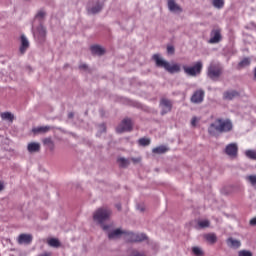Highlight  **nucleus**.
<instances>
[{
  "label": "nucleus",
  "instance_id": "nucleus-1",
  "mask_svg": "<svg viewBox=\"0 0 256 256\" xmlns=\"http://www.w3.org/2000/svg\"><path fill=\"white\" fill-rule=\"evenodd\" d=\"M103 231L108 233L109 239H119L123 237L126 241L130 243H139L147 239V235L141 233H133L131 231L123 230L121 228L113 229L112 225L103 226Z\"/></svg>",
  "mask_w": 256,
  "mask_h": 256
},
{
  "label": "nucleus",
  "instance_id": "nucleus-2",
  "mask_svg": "<svg viewBox=\"0 0 256 256\" xmlns=\"http://www.w3.org/2000/svg\"><path fill=\"white\" fill-rule=\"evenodd\" d=\"M233 129V122L229 119L217 118L208 128L210 135H217V133H229Z\"/></svg>",
  "mask_w": 256,
  "mask_h": 256
},
{
  "label": "nucleus",
  "instance_id": "nucleus-3",
  "mask_svg": "<svg viewBox=\"0 0 256 256\" xmlns=\"http://www.w3.org/2000/svg\"><path fill=\"white\" fill-rule=\"evenodd\" d=\"M152 59L155 61L157 67L165 69L168 73H179V71H181V65L175 63L171 64L167 60L163 59L159 54H154Z\"/></svg>",
  "mask_w": 256,
  "mask_h": 256
},
{
  "label": "nucleus",
  "instance_id": "nucleus-4",
  "mask_svg": "<svg viewBox=\"0 0 256 256\" xmlns=\"http://www.w3.org/2000/svg\"><path fill=\"white\" fill-rule=\"evenodd\" d=\"M111 215H113V211L109 209L108 207H100L93 213V220L95 223H98V225L105 226L103 223L105 221H109L111 219Z\"/></svg>",
  "mask_w": 256,
  "mask_h": 256
},
{
  "label": "nucleus",
  "instance_id": "nucleus-5",
  "mask_svg": "<svg viewBox=\"0 0 256 256\" xmlns=\"http://www.w3.org/2000/svg\"><path fill=\"white\" fill-rule=\"evenodd\" d=\"M221 71H223L221 64L219 62H212L208 67V77L216 81L218 77H221Z\"/></svg>",
  "mask_w": 256,
  "mask_h": 256
},
{
  "label": "nucleus",
  "instance_id": "nucleus-6",
  "mask_svg": "<svg viewBox=\"0 0 256 256\" xmlns=\"http://www.w3.org/2000/svg\"><path fill=\"white\" fill-rule=\"evenodd\" d=\"M184 73L189 75V77H197L201 73V69H203V63L198 61L194 64V66H183Z\"/></svg>",
  "mask_w": 256,
  "mask_h": 256
},
{
  "label": "nucleus",
  "instance_id": "nucleus-7",
  "mask_svg": "<svg viewBox=\"0 0 256 256\" xmlns=\"http://www.w3.org/2000/svg\"><path fill=\"white\" fill-rule=\"evenodd\" d=\"M34 39L37 43H45L47 39V29L41 24L33 31Z\"/></svg>",
  "mask_w": 256,
  "mask_h": 256
},
{
  "label": "nucleus",
  "instance_id": "nucleus-8",
  "mask_svg": "<svg viewBox=\"0 0 256 256\" xmlns=\"http://www.w3.org/2000/svg\"><path fill=\"white\" fill-rule=\"evenodd\" d=\"M133 128V123L130 119H124L116 128L117 133H125L131 131Z\"/></svg>",
  "mask_w": 256,
  "mask_h": 256
},
{
  "label": "nucleus",
  "instance_id": "nucleus-9",
  "mask_svg": "<svg viewBox=\"0 0 256 256\" xmlns=\"http://www.w3.org/2000/svg\"><path fill=\"white\" fill-rule=\"evenodd\" d=\"M224 152L226 155H228V157L235 159V157H237V153L239 152V146L237 143H230L226 146Z\"/></svg>",
  "mask_w": 256,
  "mask_h": 256
},
{
  "label": "nucleus",
  "instance_id": "nucleus-10",
  "mask_svg": "<svg viewBox=\"0 0 256 256\" xmlns=\"http://www.w3.org/2000/svg\"><path fill=\"white\" fill-rule=\"evenodd\" d=\"M29 39H27V36L22 34L20 36V45H19V53L20 55H25L27 53V49H29Z\"/></svg>",
  "mask_w": 256,
  "mask_h": 256
},
{
  "label": "nucleus",
  "instance_id": "nucleus-11",
  "mask_svg": "<svg viewBox=\"0 0 256 256\" xmlns=\"http://www.w3.org/2000/svg\"><path fill=\"white\" fill-rule=\"evenodd\" d=\"M204 99H205V91L199 89L193 93L191 97V102L195 103L196 105H199V103H203Z\"/></svg>",
  "mask_w": 256,
  "mask_h": 256
},
{
  "label": "nucleus",
  "instance_id": "nucleus-12",
  "mask_svg": "<svg viewBox=\"0 0 256 256\" xmlns=\"http://www.w3.org/2000/svg\"><path fill=\"white\" fill-rule=\"evenodd\" d=\"M167 5L171 13H183V8L177 4V0H167Z\"/></svg>",
  "mask_w": 256,
  "mask_h": 256
},
{
  "label": "nucleus",
  "instance_id": "nucleus-13",
  "mask_svg": "<svg viewBox=\"0 0 256 256\" xmlns=\"http://www.w3.org/2000/svg\"><path fill=\"white\" fill-rule=\"evenodd\" d=\"M17 241L19 245H29L33 241V236L31 234H20Z\"/></svg>",
  "mask_w": 256,
  "mask_h": 256
},
{
  "label": "nucleus",
  "instance_id": "nucleus-14",
  "mask_svg": "<svg viewBox=\"0 0 256 256\" xmlns=\"http://www.w3.org/2000/svg\"><path fill=\"white\" fill-rule=\"evenodd\" d=\"M221 41V30L214 29L210 33V40L209 43H219Z\"/></svg>",
  "mask_w": 256,
  "mask_h": 256
},
{
  "label": "nucleus",
  "instance_id": "nucleus-15",
  "mask_svg": "<svg viewBox=\"0 0 256 256\" xmlns=\"http://www.w3.org/2000/svg\"><path fill=\"white\" fill-rule=\"evenodd\" d=\"M160 107L162 109V115L169 113L172 107L171 101H169L168 99H162L160 102Z\"/></svg>",
  "mask_w": 256,
  "mask_h": 256
},
{
  "label": "nucleus",
  "instance_id": "nucleus-16",
  "mask_svg": "<svg viewBox=\"0 0 256 256\" xmlns=\"http://www.w3.org/2000/svg\"><path fill=\"white\" fill-rule=\"evenodd\" d=\"M226 244L230 249H240L241 248V242L238 239H235L233 237H230L226 240Z\"/></svg>",
  "mask_w": 256,
  "mask_h": 256
},
{
  "label": "nucleus",
  "instance_id": "nucleus-17",
  "mask_svg": "<svg viewBox=\"0 0 256 256\" xmlns=\"http://www.w3.org/2000/svg\"><path fill=\"white\" fill-rule=\"evenodd\" d=\"M49 131H51V126H39L32 129L34 135H43L49 133Z\"/></svg>",
  "mask_w": 256,
  "mask_h": 256
},
{
  "label": "nucleus",
  "instance_id": "nucleus-18",
  "mask_svg": "<svg viewBox=\"0 0 256 256\" xmlns=\"http://www.w3.org/2000/svg\"><path fill=\"white\" fill-rule=\"evenodd\" d=\"M27 151L30 153H39L41 151V144L38 142H30L27 145Z\"/></svg>",
  "mask_w": 256,
  "mask_h": 256
},
{
  "label": "nucleus",
  "instance_id": "nucleus-19",
  "mask_svg": "<svg viewBox=\"0 0 256 256\" xmlns=\"http://www.w3.org/2000/svg\"><path fill=\"white\" fill-rule=\"evenodd\" d=\"M2 121H6L7 123H13L15 121V115L11 112H3L0 114Z\"/></svg>",
  "mask_w": 256,
  "mask_h": 256
},
{
  "label": "nucleus",
  "instance_id": "nucleus-20",
  "mask_svg": "<svg viewBox=\"0 0 256 256\" xmlns=\"http://www.w3.org/2000/svg\"><path fill=\"white\" fill-rule=\"evenodd\" d=\"M224 99H226L227 101H231L237 97H239V92L235 91V90H230L224 93L223 95Z\"/></svg>",
  "mask_w": 256,
  "mask_h": 256
},
{
  "label": "nucleus",
  "instance_id": "nucleus-21",
  "mask_svg": "<svg viewBox=\"0 0 256 256\" xmlns=\"http://www.w3.org/2000/svg\"><path fill=\"white\" fill-rule=\"evenodd\" d=\"M204 239L210 243V245H215L217 243V235L215 233H208L204 235Z\"/></svg>",
  "mask_w": 256,
  "mask_h": 256
},
{
  "label": "nucleus",
  "instance_id": "nucleus-22",
  "mask_svg": "<svg viewBox=\"0 0 256 256\" xmlns=\"http://www.w3.org/2000/svg\"><path fill=\"white\" fill-rule=\"evenodd\" d=\"M102 9H103V5L96 3L94 6L88 7V13L95 15L99 13V11H101Z\"/></svg>",
  "mask_w": 256,
  "mask_h": 256
},
{
  "label": "nucleus",
  "instance_id": "nucleus-23",
  "mask_svg": "<svg viewBox=\"0 0 256 256\" xmlns=\"http://www.w3.org/2000/svg\"><path fill=\"white\" fill-rule=\"evenodd\" d=\"M43 144L49 148L50 151H53L55 149V143L53 142V139L51 137L44 138L43 139Z\"/></svg>",
  "mask_w": 256,
  "mask_h": 256
},
{
  "label": "nucleus",
  "instance_id": "nucleus-24",
  "mask_svg": "<svg viewBox=\"0 0 256 256\" xmlns=\"http://www.w3.org/2000/svg\"><path fill=\"white\" fill-rule=\"evenodd\" d=\"M91 52L94 55H103V53H105V49L99 45H95L91 47Z\"/></svg>",
  "mask_w": 256,
  "mask_h": 256
},
{
  "label": "nucleus",
  "instance_id": "nucleus-25",
  "mask_svg": "<svg viewBox=\"0 0 256 256\" xmlns=\"http://www.w3.org/2000/svg\"><path fill=\"white\" fill-rule=\"evenodd\" d=\"M167 151H169V148H167V146H158L156 148H153L152 153L162 155V153H167Z\"/></svg>",
  "mask_w": 256,
  "mask_h": 256
},
{
  "label": "nucleus",
  "instance_id": "nucleus-26",
  "mask_svg": "<svg viewBox=\"0 0 256 256\" xmlns=\"http://www.w3.org/2000/svg\"><path fill=\"white\" fill-rule=\"evenodd\" d=\"M249 65H251V59L244 58L242 61L239 62L238 69H243L245 67H249Z\"/></svg>",
  "mask_w": 256,
  "mask_h": 256
},
{
  "label": "nucleus",
  "instance_id": "nucleus-27",
  "mask_svg": "<svg viewBox=\"0 0 256 256\" xmlns=\"http://www.w3.org/2000/svg\"><path fill=\"white\" fill-rule=\"evenodd\" d=\"M212 5L216 9H223V6L225 5V1H223V0H212Z\"/></svg>",
  "mask_w": 256,
  "mask_h": 256
},
{
  "label": "nucleus",
  "instance_id": "nucleus-28",
  "mask_svg": "<svg viewBox=\"0 0 256 256\" xmlns=\"http://www.w3.org/2000/svg\"><path fill=\"white\" fill-rule=\"evenodd\" d=\"M209 225H211V222H209V220H207V219L198 221V227L200 229H205V228L209 227Z\"/></svg>",
  "mask_w": 256,
  "mask_h": 256
},
{
  "label": "nucleus",
  "instance_id": "nucleus-29",
  "mask_svg": "<svg viewBox=\"0 0 256 256\" xmlns=\"http://www.w3.org/2000/svg\"><path fill=\"white\" fill-rule=\"evenodd\" d=\"M245 179L252 187H256V175H248Z\"/></svg>",
  "mask_w": 256,
  "mask_h": 256
},
{
  "label": "nucleus",
  "instance_id": "nucleus-30",
  "mask_svg": "<svg viewBox=\"0 0 256 256\" xmlns=\"http://www.w3.org/2000/svg\"><path fill=\"white\" fill-rule=\"evenodd\" d=\"M138 143L142 147H147V145H150L151 139H149V138H141V139L138 140Z\"/></svg>",
  "mask_w": 256,
  "mask_h": 256
},
{
  "label": "nucleus",
  "instance_id": "nucleus-31",
  "mask_svg": "<svg viewBox=\"0 0 256 256\" xmlns=\"http://www.w3.org/2000/svg\"><path fill=\"white\" fill-rule=\"evenodd\" d=\"M245 155L246 157H248V159H256V150H246L245 151Z\"/></svg>",
  "mask_w": 256,
  "mask_h": 256
},
{
  "label": "nucleus",
  "instance_id": "nucleus-32",
  "mask_svg": "<svg viewBox=\"0 0 256 256\" xmlns=\"http://www.w3.org/2000/svg\"><path fill=\"white\" fill-rule=\"evenodd\" d=\"M48 245H50V247H59L61 243L56 238H51L48 240Z\"/></svg>",
  "mask_w": 256,
  "mask_h": 256
},
{
  "label": "nucleus",
  "instance_id": "nucleus-33",
  "mask_svg": "<svg viewBox=\"0 0 256 256\" xmlns=\"http://www.w3.org/2000/svg\"><path fill=\"white\" fill-rule=\"evenodd\" d=\"M192 252L196 256H203L204 255L203 249H201L200 247H197V246L192 248Z\"/></svg>",
  "mask_w": 256,
  "mask_h": 256
},
{
  "label": "nucleus",
  "instance_id": "nucleus-34",
  "mask_svg": "<svg viewBox=\"0 0 256 256\" xmlns=\"http://www.w3.org/2000/svg\"><path fill=\"white\" fill-rule=\"evenodd\" d=\"M120 167H129V159L120 158L118 159Z\"/></svg>",
  "mask_w": 256,
  "mask_h": 256
},
{
  "label": "nucleus",
  "instance_id": "nucleus-35",
  "mask_svg": "<svg viewBox=\"0 0 256 256\" xmlns=\"http://www.w3.org/2000/svg\"><path fill=\"white\" fill-rule=\"evenodd\" d=\"M238 256H253V253L249 250H240Z\"/></svg>",
  "mask_w": 256,
  "mask_h": 256
},
{
  "label": "nucleus",
  "instance_id": "nucleus-36",
  "mask_svg": "<svg viewBox=\"0 0 256 256\" xmlns=\"http://www.w3.org/2000/svg\"><path fill=\"white\" fill-rule=\"evenodd\" d=\"M45 11L40 10L37 14H36V19H38V21H41V19L45 18Z\"/></svg>",
  "mask_w": 256,
  "mask_h": 256
},
{
  "label": "nucleus",
  "instance_id": "nucleus-37",
  "mask_svg": "<svg viewBox=\"0 0 256 256\" xmlns=\"http://www.w3.org/2000/svg\"><path fill=\"white\" fill-rule=\"evenodd\" d=\"M200 119L197 116H194L191 120L192 127H197V124L199 123Z\"/></svg>",
  "mask_w": 256,
  "mask_h": 256
},
{
  "label": "nucleus",
  "instance_id": "nucleus-38",
  "mask_svg": "<svg viewBox=\"0 0 256 256\" xmlns=\"http://www.w3.org/2000/svg\"><path fill=\"white\" fill-rule=\"evenodd\" d=\"M167 53H169V55H173L175 53V48L173 46H168Z\"/></svg>",
  "mask_w": 256,
  "mask_h": 256
},
{
  "label": "nucleus",
  "instance_id": "nucleus-39",
  "mask_svg": "<svg viewBox=\"0 0 256 256\" xmlns=\"http://www.w3.org/2000/svg\"><path fill=\"white\" fill-rule=\"evenodd\" d=\"M99 131H100V133H105V131H106L105 124H101V125L99 126Z\"/></svg>",
  "mask_w": 256,
  "mask_h": 256
},
{
  "label": "nucleus",
  "instance_id": "nucleus-40",
  "mask_svg": "<svg viewBox=\"0 0 256 256\" xmlns=\"http://www.w3.org/2000/svg\"><path fill=\"white\" fill-rule=\"evenodd\" d=\"M132 256H145V253L134 251Z\"/></svg>",
  "mask_w": 256,
  "mask_h": 256
},
{
  "label": "nucleus",
  "instance_id": "nucleus-41",
  "mask_svg": "<svg viewBox=\"0 0 256 256\" xmlns=\"http://www.w3.org/2000/svg\"><path fill=\"white\" fill-rule=\"evenodd\" d=\"M250 225H252V227H255V225H256V217H255V218H252V219L250 220Z\"/></svg>",
  "mask_w": 256,
  "mask_h": 256
},
{
  "label": "nucleus",
  "instance_id": "nucleus-42",
  "mask_svg": "<svg viewBox=\"0 0 256 256\" xmlns=\"http://www.w3.org/2000/svg\"><path fill=\"white\" fill-rule=\"evenodd\" d=\"M131 161H133L134 163H139L141 161L140 158H132Z\"/></svg>",
  "mask_w": 256,
  "mask_h": 256
},
{
  "label": "nucleus",
  "instance_id": "nucleus-43",
  "mask_svg": "<svg viewBox=\"0 0 256 256\" xmlns=\"http://www.w3.org/2000/svg\"><path fill=\"white\" fill-rule=\"evenodd\" d=\"M79 68H80V69H87V64H81V65L79 66Z\"/></svg>",
  "mask_w": 256,
  "mask_h": 256
},
{
  "label": "nucleus",
  "instance_id": "nucleus-44",
  "mask_svg": "<svg viewBox=\"0 0 256 256\" xmlns=\"http://www.w3.org/2000/svg\"><path fill=\"white\" fill-rule=\"evenodd\" d=\"M73 116H74L73 112H70V113L68 114L69 119H73Z\"/></svg>",
  "mask_w": 256,
  "mask_h": 256
},
{
  "label": "nucleus",
  "instance_id": "nucleus-45",
  "mask_svg": "<svg viewBox=\"0 0 256 256\" xmlns=\"http://www.w3.org/2000/svg\"><path fill=\"white\" fill-rule=\"evenodd\" d=\"M116 209H118V211H121V204H116Z\"/></svg>",
  "mask_w": 256,
  "mask_h": 256
},
{
  "label": "nucleus",
  "instance_id": "nucleus-46",
  "mask_svg": "<svg viewBox=\"0 0 256 256\" xmlns=\"http://www.w3.org/2000/svg\"><path fill=\"white\" fill-rule=\"evenodd\" d=\"M4 189L3 182H0V192Z\"/></svg>",
  "mask_w": 256,
  "mask_h": 256
},
{
  "label": "nucleus",
  "instance_id": "nucleus-47",
  "mask_svg": "<svg viewBox=\"0 0 256 256\" xmlns=\"http://www.w3.org/2000/svg\"><path fill=\"white\" fill-rule=\"evenodd\" d=\"M138 209H140V211H144V209H143V208H138Z\"/></svg>",
  "mask_w": 256,
  "mask_h": 256
}]
</instances>
